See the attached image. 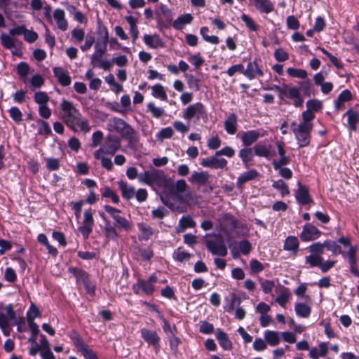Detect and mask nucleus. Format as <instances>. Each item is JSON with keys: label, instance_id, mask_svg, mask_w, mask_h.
I'll return each instance as SVG.
<instances>
[{"label": "nucleus", "instance_id": "obj_44", "mask_svg": "<svg viewBox=\"0 0 359 359\" xmlns=\"http://www.w3.org/2000/svg\"><path fill=\"white\" fill-rule=\"evenodd\" d=\"M264 339L271 346H277L280 342L279 333L275 331L266 330L264 332Z\"/></svg>", "mask_w": 359, "mask_h": 359}, {"label": "nucleus", "instance_id": "obj_40", "mask_svg": "<svg viewBox=\"0 0 359 359\" xmlns=\"http://www.w3.org/2000/svg\"><path fill=\"white\" fill-rule=\"evenodd\" d=\"M97 33L99 36L97 42H100V44L107 46L109 42V32L107 28L100 22H98Z\"/></svg>", "mask_w": 359, "mask_h": 359}, {"label": "nucleus", "instance_id": "obj_64", "mask_svg": "<svg viewBox=\"0 0 359 359\" xmlns=\"http://www.w3.org/2000/svg\"><path fill=\"white\" fill-rule=\"evenodd\" d=\"M173 130L170 127L162 128L156 135L158 140H163L164 139L171 138L173 135Z\"/></svg>", "mask_w": 359, "mask_h": 359}, {"label": "nucleus", "instance_id": "obj_24", "mask_svg": "<svg viewBox=\"0 0 359 359\" xmlns=\"http://www.w3.org/2000/svg\"><path fill=\"white\" fill-rule=\"evenodd\" d=\"M259 176V172L256 170H250L241 175L236 182L238 189H242L243 185L247 182L251 181Z\"/></svg>", "mask_w": 359, "mask_h": 359}, {"label": "nucleus", "instance_id": "obj_47", "mask_svg": "<svg viewBox=\"0 0 359 359\" xmlns=\"http://www.w3.org/2000/svg\"><path fill=\"white\" fill-rule=\"evenodd\" d=\"M147 109L149 112L151 113L153 117L159 118L163 116L165 112L162 107H158L154 102H149L147 105Z\"/></svg>", "mask_w": 359, "mask_h": 359}, {"label": "nucleus", "instance_id": "obj_37", "mask_svg": "<svg viewBox=\"0 0 359 359\" xmlns=\"http://www.w3.org/2000/svg\"><path fill=\"white\" fill-rule=\"evenodd\" d=\"M69 272L72 273L76 278V280L82 283L83 285L90 280L89 274L83 269L70 267L69 268Z\"/></svg>", "mask_w": 359, "mask_h": 359}, {"label": "nucleus", "instance_id": "obj_35", "mask_svg": "<svg viewBox=\"0 0 359 359\" xmlns=\"http://www.w3.org/2000/svg\"><path fill=\"white\" fill-rule=\"evenodd\" d=\"M165 186L171 189V191H175L177 194H180L181 193L186 191L187 184L184 180H180L174 183L170 180L168 179Z\"/></svg>", "mask_w": 359, "mask_h": 359}, {"label": "nucleus", "instance_id": "obj_1", "mask_svg": "<svg viewBox=\"0 0 359 359\" xmlns=\"http://www.w3.org/2000/svg\"><path fill=\"white\" fill-rule=\"evenodd\" d=\"M62 119L65 123L74 132L81 131L88 133L90 131L89 121L83 117L80 111L70 101L64 100L61 103Z\"/></svg>", "mask_w": 359, "mask_h": 359}, {"label": "nucleus", "instance_id": "obj_53", "mask_svg": "<svg viewBox=\"0 0 359 359\" xmlns=\"http://www.w3.org/2000/svg\"><path fill=\"white\" fill-rule=\"evenodd\" d=\"M302 116L303 121L301 122L299 125H309L311 126V128H313V124L311 123V121L315 118V114L313 112L307 109L302 113Z\"/></svg>", "mask_w": 359, "mask_h": 359}, {"label": "nucleus", "instance_id": "obj_7", "mask_svg": "<svg viewBox=\"0 0 359 359\" xmlns=\"http://www.w3.org/2000/svg\"><path fill=\"white\" fill-rule=\"evenodd\" d=\"M207 249L213 255L224 257L227 255V248L224 239L220 235H215L214 238L205 241Z\"/></svg>", "mask_w": 359, "mask_h": 359}, {"label": "nucleus", "instance_id": "obj_21", "mask_svg": "<svg viewBox=\"0 0 359 359\" xmlns=\"http://www.w3.org/2000/svg\"><path fill=\"white\" fill-rule=\"evenodd\" d=\"M238 116L235 113H231L224 121V129L229 135H234L237 131Z\"/></svg>", "mask_w": 359, "mask_h": 359}, {"label": "nucleus", "instance_id": "obj_12", "mask_svg": "<svg viewBox=\"0 0 359 359\" xmlns=\"http://www.w3.org/2000/svg\"><path fill=\"white\" fill-rule=\"evenodd\" d=\"M141 337L149 346H153L156 351L158 352L160 349L161 337L155 330L142 328L140 330Z\"/></svg>", "mask_w": 359, "mask_h": 359}, {"label": "nucleus", "instance_id": "obj_60", "mask_svg": "<svg viewBox=\"0 0 359 359\" xmlns=\"http://www.w3.org/2000/svg\"><path fill=\"white\" fill-rule=\"evenodd\" d=\"M8 112L11 118L16 123H20L22 121V114L17 107H12Z\"/></svg>", "mask_w": 359, "mask_h": 359}, {"label": "nucleus", "instance_id": "obj_3", "mask_svg": "<svg viewBox=\"0 0 359 359\" xmlns=\"http://www.w3.org/2000/svg\"><path fill=\"white\" fill-rule=\"evenodd\" d=\"M138 180L149 186L156 185L163 187L167 182V177L161 170L152 168L144 172L139 173Z\"/></svg>", "mask_w": 359, "mask_h": 359}, {"label": "nucleus", "instance_id": "obj_5", "mask_svg": "<svg viewBox=\"0 0 359 359\" xmlns=\"http://www.w3.org/2000/svg\"><path fill=\"white\" fill-rule=\"evenodd\" d=\"M120 148V138L114 135H109L106 137L102 146L99 149L94 152V157L100 158V153H104V154L113 156Z\"/></svg>", "mask_w": 359, "mask_h": 359}, {"label": "nucleus", "instance_id": "obj_36", "mask_svg": "<svg viewBox=\"0 0 359 359\" xmlns=\"http://www.w3.org/2000/svg\"><path fill=\"white\" fill-rule=\"evenodd\" d=\"M287 96L294 100L293 104L296 107H301L304 103V99L301 97L299 88L298 87H292L288 89Z\"/></svg>", "mask_w": 359, "mask_h": 359}, {"label": "nucleus", "instance_id": "obj_49", "mask_svg": "<svg viewBox=\"0 0 359 359\" xmlns=\"http://www.w3.org/2000/svg\"><path fill=\"white\" fill-rule=\"evenodd\" d=\"M191 257V255L189 252L182 251L180 248L175 250L173 252V259L179 262H183L189 260Z\"/></svg>", "mask_w": 359, "mask_h": 359}, {"label": "nucleus", "instance_id": "obj_17", "mask_svg": "<svg viewBox=\"0 0 359 359\" xmlns=\"http://www.w3.org/2000/svg\"><path fill=\"white\" fill-rule=\"evenodd\" d=\"M54 76L57 79L59 83L67 87L71 84L72 79L69 75V72L62 67H55L53 69Z\"/></svg>", "mask_w": 359, "mask_h": 359}, {"label": "nucleus", "instance_id": "obj_43", "mask_svg": "<svg viewBox=\"0 0 359 359\" xmlns=\"http://www.w3.org/2000/svg\"><path fill=\"white\" fill-rule=\"evenodd\" d=\"M324 245H325V248L330 250L334 255L341 254L344 257H346V253L342 252L341 246L338 245L336 241L326 240L324 241Z\"/></svg>", "mask_w": 359, "mask_h": 359}, {"label": "nucleus", "instance_id": "obj_52", "mask_svg": "<svg viewBox=\"0 0 359 359\" xmlns=\"http://www.w3.org/2000/svg\"><path fill=\"white\" fill-rule=\"evenodd\" d=\"M291 297V294L287 288H284L280 294L276 297V302L282 307H285Z\"/></svg>", "mask_w": 359, "mask_h": 359}, {"label": "nucleus", "instance_id": "obj_50", "mask_svg": "<svg viewBox=\"0 0 359 359\" xmlns=\"http://www.w3.org/2000/svg\"><path fill=\"white\" fill-rule=\"evenodd\" d=\"M170 347L172 353L176 355L178 353V346L182 343L181 339L172 333V335L168 337Z\"/></svg>", "mask_w": 359, "mask_h": 359}, {"label": "nucleus", "instance_id": "obj_30", "mask_svg": "<svg viewBox=\"0 0 359 359\" xmlns=\"http://www.w3.org/2000/svg\"><path fill=\"white\" fill-rule=\"evenodd\" d=\"M299 243L298 238L295 236H290L285 239L283 248L285 250L290 251L294 255L299 252Z\"/></svg>", "mask_w": 359, "mask_h": 359}, {"label": "nucleus", "instance_id": "obj_33", "mask_svg": "<svg viewBox=\"0 0 359 359\" xmlns=\"http://www.w3.org/2000/svg\"><path fill=\"white\" fill-rule=\"evenodd\" d=\"M346 116H347V122L348 128L353 131L355 132L357 130L356 125L358 123V112L353 110V109H349L346 111Z\"/></svg>", "mask_w": 359, "mask_h": 359}, {"label": "nucleus", "instance_id": "obj_45", "mask_svg": "<svg viewBox=\"0 0 359 359\" xmlns=\"http://www.w3.org/2000/svg\"><path fill=\"white\" fill-rule=\"evenodd\" d=\"M152 95L156 98H159L163 101H166L168 96L164 87L161 84H156L151 88Z\"/></svg>", "mask_w": 359, "mask_h": 359}, {"label": "nucleus", "instance_id": "obj_14", "mask_svg": "<svg viewBox=\"0 0 359 359\" xmlns=\"http://www.w3.org/2000/svg\"><path fill=\"white\" fill-rule=\"evenodd\" d=\"M265 135L266 132L262 129L248 130L242 134L241 141L245 147H250Z\"/></svg>", "mask_w": 359, "mask_h": 359}, {"label": "nucleus", "instance_id": "obj_61", "mask_svg": "<svg viewBox=\"0 0 359 359\" xmlns=\"http://www.w3.org/2000/svg\"><path fill=\"white\" fill-rule=\"evenodd\" d=\"M34 101L39 105L47 104L49 97L46 92H36L34 94Z\"/></svg>", "mask_w": 359, "mask_h": 359}, {"label": "nucleus", "instance_id": "obj_25", "mask_svg": "<svg viewBox=\"0 0 359 359\" xmlns=\"http://www.w3.org/2000/svg\"><path fill=\"white\" fill-rule=\"evenodd\" d=\"M133 290L136 294H138V290H141L147 295L151 294L154 291V287L147 280L139 279L133 286Z\"/></svg>", "mask_w": 359, "mask_h": 359}, {"label": "nucleus", "instance_id": "obj_11", "mask_svg": "<svg viewBox=\"0 0 359 359\" xmlns=\"http://www.w3.org/2000/svg\"><path fill=\"white\" fill-rule=\"evenodd\" d=\"M94 226V219L91 209L86 210L83 213V221L81 226L78 228L84 239L88 238L93 231Z\"/></svg>", "mask_w": 359, "mask_h": 359}, {"label": "nucleus", "instance_id": "obj_28", "mask_svg": "<svg viewBox=\"0 0 359 359\" xmlns=\"http://www.w3.org/2000/svg\"><path fill=\"white\" fill-rule=\"evenodd\" d=\"M196 222L190 215H184L180 219L178 226L176 227L177 233L184 232L187 228H194Z\"/></svg>", "mask_w": 359, "mask_h": 359}, {"label": "nucleus", "instance_id": "obj_2", "mask_svg": "<svg viewBox=\"0 0 359 359\" xmlns=\"http://www.w3.org/2000/svg\"><path fill=\"white\" fill-rule=\"evenodd\" d=\"M109 126L112 128L122 138L126 140L130 144H135L138 142V136L134 128L124 120L114 117L109 120Z\"/></svg>", "mask_w": 359, "mask_h": 359}, {"label": "nucleus", "instance_id": "obj_19", "mask_svg": "<svg viewBox=\"0 0 359 359\" xmlns=\"http://www.w3.org/2000/svg\"><path fill=\"white\" fill-rule=\"evenodd\" d=\"M144 43L151 48H163L165 43L160 36L157 34H144L143 36Z\"/></svg>", "mask_w": 359, "mask_h": 359}, {"label": "nucleus", "instance_id": "obj_62", "mask_svg": "<svg viewBox=\"0 0 359 359\" xmlns=\"http://www.w3.org/2000/svg\"><path fill=\"white\" fill-rule=\"evenodd\" d=\"M242 21L245 24L247 27L251 31H257V26L255 23L254 20L248 15L243 13L241 17Z\"/></svg>", "mask_w": 359, "mask_h": 359}, {"label": "nucleus", "instance_id": "obj_57", "mask_svg": "<svg viewBox=\"0 0 359 359\" xmlns=\"http://www.w3.org/2000/svg\"><path fill=\"white\" fill-rule=\"evenodd\" d=\"M238 248L241 254L247 255L250 254L252 250V245L248 240L243 239L238 243Z\"/></svg>", "mask_w": 359, "mask_h": 359}, {"label": "nucleus", "instance_id": "obj_55", "mask_svg": "<svg viewBox=\"0 0 359 359\" xmlns=\"http://www.w3.org/2000/svg\"><path fill=\"white\" fill-rule=\"evenodd\" d=\"M188 60L194 66L196 69H200V67L204 63V59L201 57L199 53L189 55Z\"/></svg>", "mask_w": 359, "mask_h": 359}, {"label": "nucleus", "instance_id": "obj_6", "mask_svg": "<svg viewBox=\"0 0 359 359\" xmlns=\"http://www.w3.org/2000/svg\"><path fill=\"white\" fill-rule=\"evenodd\" d=\"M69 337L77 350L83 355L85 359H98L96 353L89 348L76 331L73 330Z\"/></svg>", "mask_w": 359, "mask_h": 359}, {"label": "nucleus", "instance_id": "obj_48", "mask_svg": "<svg viewBox=\"0 0 359 359\" xmlns=\"http://www.w3.org/2000/svg\"><path fill=\"white\" fill-rule=\"evenodd\" d=\"M299 91L302 90L304 95L310 97L313 93V89L311 81L307 78L299 83Z\"/></svg>", "mask_w": 359, "mask_h": 359}, {"label": "nucleus", "instance_id": "obj_51", "mask_svg": "<svg viewBox=\"0 0 359 359\" xmlns=\"http://www.w3.org/2000/svg\"><path fill=\"white\" fill-rule=\"evenodd\" d=\"M287 73L289 76L294 78H299L302 79H307V72L304 69H296L293 67H290L287 69Z\"/></svg>", "mask_w": 359, "mask_h": 359}, {"label": "nucleus", "instance_id": "obj_27", "mask_svg": "<svg viewBox=\"0 0 359 359\" xmlns=\"http://www.w3.org/2000/svg\"><path fill=\"white\" fill-rule=\"evenodd\" d=\"M107 50V46L100 44V42H97L95 44V51L91 57V64L94 67H97L98 63L102 61V57Z\"/></svg>", "mask_w": 359, "mask_h": 359}, {"label": "nucleus", "instance_id": "obj_16", "mask_svg": "<svg viewBox=\"0 0 359 359\" xmlns=\"http://www.w3.org/2000/svg\"><path fill=\"white\" fill-rule=\"evenodd\" d=\"M321 231L311 224H306L304 226L303 231L300 234L302 241H310L318 238Z\"/></svg>", "mask_w": 359, "mask_h": 359}, {"label": "nucleus", "instance_id": "obj_39", "mask_svg": "<svg viewBox=\"0 0 359 359\" xmlns=\"http://www.w3.org/2000/svg\"><path fill=\"white\" fill-rule=\"evenodd\" d=\"M193 17L191 14H184L174 20L172 26L175 29L181 30L184 28L185 25L191 23Z\"/></svg>", "mask_w": 359, "mask_h": 359}, {"label": "nucleus", "instance_id": "obj_10", "mask_svg": "<svg viewBox=\"0 0 359 359\" xmlns=\"http://www.w3.org/2000/svg\"><path fill=\"white\" fill-rule=\"evenodd\" d=\"M183 117L187 120H191L194 117H196L198 120L200 118H207L205 108L201 102L190 104L184 110Z\"/></svg>", "mask_w": 359, "mask_h": 359}, {"label": "nucleus", "instance_id": "obj_31", "mask_svg": "<svg viewBox=\"0 0 359 359\" xmlns=\"http://www.w3.org/2000/svg\"><path fill=\"white\" fill-rule=\"evenodd\" d=\"M253 148L245 147L239 151L238 156L241 158L245 167L249 166V163L253 160L255 153Z\"/></svg>", "mask_w": 359, "mask_h": 359}, {"label": "nucleus", "instance_id": "obj_18", "mask_svg": "<svg viewBox=\"0 0 359 359\" xmlns=\"http://www.w3.org/2000/svg\"><path fill=\"white\" fill-rule=\"evenodd\" d=\"M257 75L262 76L264 75V72L259 68L257 60H255L253 62H249L248 63L246 69H244V76L252 80L255 79Z\"/></svg>", "mask_w": 359, "mask_h": 359}, {"label": "nucleus", "instance_id": "obj_22", "mask_svg": "<svg viewBox=\"0 0 359 359\" xmlns=\"http://www.w3.org/2000/svg\"><path fill=\"white\" fill-rule=\"evenodd\" d=\"M118 187L123 198L126 201H129L134 197L135 194V188L132 186H129L126 181L121 180L118 182Z\"/></svg>", "mask_w": 359, "mask_h": 359}, {"label": "nucleus", "instance_id": "obj_38", "mask_svg": "<svg viewBox=\"0 0 359 359\" xmlns=\"http://www.w3.org/2000/svg\"><path fill=\"white\" fill-rule=\"evenodd\" d=\"M100 216L102 217L103 219L105 220V226L104 228V233L105 236L107 238L111 239V240H116L118 237V234L116 230V226H112L109 221L106 220L105 217L104 216V214H100Z\"/></svg>", "mask_w": 359, "mask_h": 359}, {"label": "nucleus", "instance_id": "obj_56", "mask_svg": "<svg viewBox=\"0 0 359 359\" xmlns=\"http://www.w3.org/2000/svg\"><path fill=\"white\" fill-rule=\"evenodd\" d=\"M323 261V258L320 255H310L306 257V263L309 264L311 266H320L321 262Z\"/></svg>", "mask_w": 359, "mask_h": 359}, {"label": "nucleus", "instance_id": "obj_29", "mask_svg": "<svg viewBox=\"0 0 359 359\" xmlns=\"http://www.w3.org/2000/svg\"><path fill=\"white\" fill-rule=\"evenodd\" d=\"M215 336L217 339L219 341V345L224 350H230L232 348V343L229 339V337L226 333H225L222 330L217 329L215 332Z\"/></svg>", "mask_w": 359, "mask_h": 359}, {"label": "nucleus", "instance_id": "obj_46", "mask_svg": "<svg viewBox=\"0 0 359 359\" xmlns=\"http://www.w3.org/2000/svg\"><path fill=\"white\" fill-rule=\"evenodd\" d=\"M137 226L142 233V239L147 241L154 234V230L149 224L142 222L139 223Z\"/></svg>", "mask_w": 359, "mask_h": 359}, {"label": "nucleus", "instance_id": "obj_8", "mask_svg": "<svg viewBox=\"0 0 359 359\" xmlns=\"http://www.w3.org/2000/svg\"><path fill=\"white\" fill-rule=\"evenodd\" d=\"M104 209L114 219V226L118 229H124L126 231H129L131 229V224L126 218L120 215L121 211L119 209H117L109 205H104Z\"/></svg>", "mask_w": 359, "mask_h": 359}, {"label": "nucleus", "instance_id": "obj_58", "mask_svg": "<svg viewBox=\"0 0 359 359\" xmlns=\"http://www.w3.org/2000/svg\"><path fill=\"white\" fill-rule=\"evenodd\" d=\"M41 317V313L38 309V307L34 304H32L29 309L27 312V320L32 319L33 321H34V319L36 318H40Z\"/></svg>", "mask_w": 359, "mask_h": 359}, {"label": "nucleus", "instance_id": "obj_26", "mask_svg": "<svg viewBox=\"0 0 359 359\" xmlns=\"http://www.w3.org/2000/svg\"><path fill=\"white\" fill-rule=\"evenodd\" d=\"M210 175L207 171L194 172L189 177V182L201 185L206 184Z\"/></svg>", "mask_w": 359, "mask_h": 359}, {"label": "nucleus", "instance_id": "obj_34", "mask_svg": "<svg viewBox=\"0 0 359 359\" xmlns=\"http://www.w3.org/2000/svg\"><path fill=\"white\" fill-rule=\"evenodd\" d=\"M270 145L259 142L256 144L252 148L255 151V155L259 157H264L269 158L271 156Z\"/></svg>", "mask_w": 359, "mask_h": 359}, {"label": "nucleus", "instance_id": "obj_9", "mask_svg": "<svg viewBox=\"0 0 359 359\" xmlns=\"http://www.w3.org/2000/svg\"><path fill=\"white\" fill-rule=\"evenodd\" d=\"M160 197L162 203L171 210H175L177 203L182 201L181 195L171 191L167 186L163 187V191Z\"/></svg>", "mask_w": 359, "mask_h": 359}, {"label": "nucleus", "instance_id": "obj_15", "mask_svg": "<svg viewBox=\"0 0 359 359\" xmlns=\"http://www.w3.org/2000/svg\"><path fill=\"white\" fill-rule=\"evenodd\" d=\"M216 154L210 157L202 159L201 164L203 167L214 169H224L227 165V161L224 158H219Z\"/></svg>", "mask_w": 359, "mask_h": 359}, {"label": "nucleus", "instance_id": "obj_63", "mask_svg": "<svg viewBox=\"0 0 359 359\" xmlns=\"http://www.w3.org/2000/svg\"><path fill=\"white\" fill-rule=\"evenodd\" d=\"M0 40L2 46L7 49H11L14 47L13 39L8 35L3 33L0 35Z\"/></svg>", "mask_w": 359, "mask_h": 359}, {"label": "nucleus", "instance_id": "obj_32", "mask_svg": "<svg viewBox=\"0 0 359 359\" xmlns=\"http://www.w3.org/2000/svg\"><path fill=\"white\" fill-rule=\"evenodd\" d=\"M255 6L260 13H269L274 9V6L269 0H254Z\"/></svg>", "mask_w": 359, "mask_h": 359}, {"label": "nucleus", "instance_id": "obj_41", "mask_svg": "<svg viewBox=\"0 0 359 359\" xmlns=\"http://www.w3.org/2000/svg\"><path fill=\"white\" fill-rule=\"evenodd\" d=\"M294 310L296 314L301 318H308L311 312V307L304 303H297Z\"/></svg>", "mask_w": 359, "mask_h": 359}, {"label": "nucleus", "instance_id": "obj_54", "mask_svg": "<svg viewBox=\"0 0 359 359\" xmlns=\"http://www.w3.org/2000/svg\"><path fill=\"white\" fill-rule=\"evenodd\" d=\"M272 187L274 189L279 190L280 191L282 196L288 195L290 194V190H289L288 186L282 180L275 181L273 183Z\"/></svg>", "mask_w": 359, "mask_h": 359}, {"label": "nucleus", "instance_id": "obj_23", "mask_svg": "<svg viewBox=\"0 0 359 359\" xmlns=\"http://www.w3.org/2000/svg\"><path fill=\"white\" fill-rule=\"evenodd\" d=\"M65 16V13L62 9L57 8L53 12V17L56 21L57 26L62 31H66L68 27V22Z\"/></svg>", "mask_w": 359, "mask_h": 359}, {"label": "nucleus", "instance_id": "obj_20", "mask_svg": "<svg viewBox=\"0 0 359 359\" xmlns=\"http://www.w3.org/2000/svg\"><path fill=\"white\" fill-rule=\"evenodd\" d=\"M356 252L357 248L355 246H351L349 248L348 251L346 252V257H348L350 264L351 272L354 276L359 278V270L357 265Z\"/></svg>", "mask_w": 359, "mask_h": 359}, {"label": "nucleus", "instance_id": "obj_42", "mask_svg": "<svg viewBox=\"0 0 359 359\" xmlns=\"http://www.w3.org/2000/svg\"><path fill=\"white\" fill-rule=\"evenodd\" d=\"M29 69L30 67L29 65L25 62H21L17 66L18 74L25 84L28 83V79L27 76L29 74Z\"/></svg>", "mask_w": 359, "mask_h": 359}, {"label": "nucleus", "instance_id": "obj_4", "mask_svg": "<svg viewBox=\"0 0 359 359\" xmlns=\"http://www.w3.org/2000/svg\"><path fill=\"white\" fill-rule=\"evenodd\" d=\"M290 128L299 147H304L310 144L311 133L313 130L311 126L298 125L294 121L291 123Z\"/></svg>", "mask_w": 359, "mask_h": 359}, {"label": "nucleus", "instance_id": "obj_59", "mask_svg": "<svg viewBox=\"0 0 359 359\" xmlns=\"http://www.w3.org/2000/svg\"><path fill=\"white\" fill-rule=\"evenodd\" d=\"M102 196L110 198L114 203H118L120 201L118 196L109 187H105L104 188Z\"/></svg>", "mask_w": 359, "mask_h": 359}, {"label": "nucleus", "instance_id": "obj_13", "mask_svg": "<svg viewBox=\"0 0 359 359\" xmlns=\"http://www.w3.org/2000/svg\"><path fill=\"white\" fill-rule=\"evenodd\" d=\"M297 186L298 189L295 193V198L297 202L302 205L313 203L308 187L302 184L299 181L297 182Z\"/></svg>", "mask_w": 359, "mask_h": 359}]
</instances>
